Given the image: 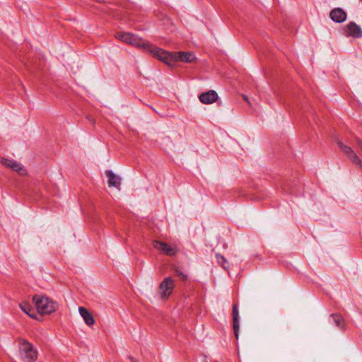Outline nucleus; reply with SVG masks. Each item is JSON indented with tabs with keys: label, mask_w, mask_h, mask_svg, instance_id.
<instances>
[{
	"label": "nucleus",
	"mask_w": 362,
	"mask_h": 362,
	"mask_svg": "<svg viewBox=\"0 0 362 362\" xmlns=\"http://www.w3.org/2000/svg\"><path fill=\"white\" fill-rule=\"evenodd\" d=\"M152 52L155 57L170 66H174L177 62L189 63L192 62L195 59L190 52H174L169 53L160 48H155Z\"/></svg>",
	"instance_id": "nucleus-1"
},
{
	"label": "nucleus",
	"mask_w": 362,
	"mask_h": 362,
	"mask_svg": "<svg viewBox=\"0 0 362 362\" xmlns=\"http://www.w3.org/2000/svg\"><path fill=\"white\" fill-rule=\"evenodd\" d=\"M33 302L34 303L37 312L41 315L51 314L52 313L55 312L59 307V305L56 301L42 295L33 296Z\"/></svg>",
	"instance_id": "nucleus-2"
},
{
	"label": "nucleus",
	"mask_w": 362,
	"mask_h": 362,
	"mask_svg": "<svg viewBox=\"0 0 362 362\" xmlns=\"http://www.w3.org/2000/svg\"><path fill=\"white\" fill-rule=\"evenodd\" d=\"M19 354L25 362H35L37 358V351L33 345L25 339H19Z\"/></svg>",
	"instance_id": "nucleus-3"
},
{
	"label": "nucleus",
	"mask_w": 362,
	"mask_h": 362,
	"mask_svg": "<svg viewBox=\"0 0 362 362\" xmlns=\"http://www.w3.org/2000/svg\"><path fill=\"white\" fill-rule=\"evenodd\" d=\"M175 288V281L170 277H165L159 286L160 297L163 299L168 298Z\"/></svg>",
	"instance_id": "nucleus-4"
},
{
	"label": "nucleus",
	"mask_w": 362,
	"mask_h": 362,
	"mask_svg": "<svg viewBox=\"0 0 362 362\" xmlns=\"http://www.w3.org/2000/svg\"><path fill=\"white\" fill-rule=\"evenodd\" d=\"M153 246L156 250L162 252L163 254L168 256H175L177 252L176 247L170 246L167 243L159 240H153Z\"/></svg>",
	"instance_id": "nucleus-5"
},
{
	"label": "nucleus",
	"mask_w": 362,
	"mask_h": 362,
	"mask_svg": "<svg viewBox=\"0 0 362 362\" xmlns=\"http://www.w3.org/2000/svg\"><path fill=\"white\" fill-rule=\"evenodd\" d=\"M344 35L346 37H352L354 38L362 37V28L355 22L349 23L344 28Z\"/></svg>",
	"instance_id": "nucleus-6"
},
{
	"label": "nucleus",
	"mask_w": 362,
	"mask_h": 362,
	"mask_svg": "<svg viewBox=\"0 0 362 362\" xmlns=\"http://www.w3.org/2000/svg\"><path fill=\"white\" fill-rule=\"evenodd\" d=\"M132 46L137 47H141L146 50L150 51L153 54V52H152L153 49H154L156 47H153L151 44H149L147 41L139 37V36L134 34L130 44Z\"/></svg>",
	"instance_id": "nucleus-7"
},
{
	"label": "nucleus",
	"mask_w": 362,
	"mask_h": 362,
	"mask_svg": "<svg viewBox=\"0 0 362 362\" xmlns=\"http://www.w3.org/2000/svg\"><path fill=\"white\" fill-rule=\"evenodd\" d=\"M218 98L217 93L214 90H210L199 95V99L203 104H211L216 102Z\"/></svg>",
	"instance_id": "nucleus-8"
},
{
	"label": "nucleus",
	"mask_w": 362,
	"mask_h": 362,
	"mask_svg": "<svg viewBox=\"0 0 362 362\" xmlns=\"http://www.w3.org/2000/svg\"><path fill=\"white\" fill-rule=\"evenodd\" d=\"M330 18L335 23H341L346 20V13L341 8H335L329 13Z\"/></svg>",
	"instance_id": "nucleus-9"
},
{
	"label": "nucleus",
	"mask_w": 362,
	"mask_h": 362,
	"mask_svg": "<svg viewBox=\"0 0 362 362\" xmlns=\"http://www.w3.org/2000/svg\"><path fill=\"white\" fill-rule=\"evenodd\" d=\"M105 174L108 177V186L110 187H114L120 190L121 178L112 170H106Z\"/></svg>",
	"instance_id": "nucleus-10"
},
{
	"label": "nucleus",
	"mask_w": 362,
	"mask_h": 362,
	"mask_svg": "<svg viewBox=\"0 0 362 362\" xmlns=\"http://www.w3.org/2000/svg\"><path fill=\"white\" fill-rule=\"evenodd\" d=\"M232 315H233V326L234 334H235V338L238 339L239 328H240V323H239V312H238V308L237 304H233V305Z\"/></svg>",
	"instance_id": "nucleus-11"
},
{
	"label": "nucleus",
	"mask_w": 362,
	"mask_h": 362,
	"mask_svg": "<svg viewBox=\"0 0 362 362\" xmlns=\"http://www.w3.org/2000/svg\"><path fill=\"white\" fill-rule=\"evenodd\" d=\"M78 312L87 325L90 326L95 323L93 315L86 308L79 307Z\"/></svg>",
	"instance_id": "nucleus-12"
},
{
	"label": "nucleus",
	"mask_w": 362,
	"mask_h": 362,
	"mask_svg": "<svg viewBox=\"0 0 362 362\" xmlns=\"http://www.w3.org/2000/svg\"><path fill=\"white\" fill-rule=\"evenodd\" d=\"M330 317L337 327L341 329H344L345 328V321L341 315L334 313L331 315Z\"/></svg>",
	"instance_id": "nucleus-13"
},
{
	"label": "nucleus",
	"mask_w": 362,
	"mask_h": 362,
	"mask_svg": "<svg viewBox=\"0 0 362 362\" xmlns=\"http://www.w3.org/2000/svg\"><path fill=\"white\" fill-rule=\"evenodd\" d=\"M337 144L342 153L349 158L355 153L350 146L344 144L341 141H337Z\"/></svg>",
	"instance_id": "nucleus-14"
},
{
	"label": "nucleus",
	"mask_w": 362,
	"mask_h": 362,
	"mask_svg": "<svg viewBox=\"0 0 362 362\" xmlns=\"http://www.w3.org/2000/svg\"><path fill=\"white\" fill-rule=\"evenodd\" d=\"M133 35L134 34L130 33H118L116 37L125 43L130 44Z\"/></svg>",
	"instance_id": "nucleus-15"
},
{
	"label": "nucleus",
	"mask_w": 362,
	"mask_h": 362,
	"mask_svg": "<svg viewBox=\"0 0 362 362\" xmlns=\"http://www.w3.org/2000/svg\"><path fill=\"white\" fill-rule=\"evenodd\" d=\"M19 305L23 312L28 314L30 317H34V315L31 313L33 308L28 303H21Z\"/></svg>",
	"instance_id": "nucleus-16"
},
{
	"label": "nucleus",
	"mask_w": 362,
	"mask_h": 362,
	"mask_svg": "<svg viewBox=\"0 0 362 362\" xmlns=\"http://www.w3.org/2000/svg\"><path fill=\"white\" fill-rule=\"evenodd\" d=\"M349 160L356 165L358 168L362 170V160L361 159L356 155V153H354L353 156H351L349 158Z\"/></svg>",
	"instance_id": "nucleus-17"
},
{
	"label": "nucleus",
	"mask_w": 362,
	"mask_h": 362,
	"mask_svg": "<svg viewBox=\"0 0 362 362\" xmlns=\"http://www.w3.org/2000/svg\"><path fill=\"white\" fill-rule=\"evenodd\" d=\"M13 171L18 172L21 175H23L25 173V170L21 165L20 163H17L16 160L12 164L11 168Z\"/></svg>",
	"instance_id": "nucleus-18"
},
{
	"label": "nucleus",
	"mask_w": 362,
	"mask_h": 362,
	"mask_svg": "<svg viewBox=\"0 0 362 362\" xmlns=\"http://www.w3.org/2000/svg\"><path fill=\"white\" fill-rule=\"evenodd\" d=\"M216 258L217 262L218 263V264L220 266H221L222 267H223L225 269L227 268L226 264H228V262H227V260L226 259V258L223 255H221V254H216Z\"/></svg>",
	"instance_id": "nucleus-19"
},
{
	"label": "nucleus",
	"mask_w": 362,
	"mask_h": 362,
	"mask_svg": "<svg viewBox=\"0 0 362 362\" xmlns=\"http://www.w3.org/2000/svg\"><path fill=\"white\" fill-rule=\"evenodd\" d=\"M15 160L8 158H1V163L6 167L11 168Z\"/></svg>",
	"instance_id": "nucleus-20"
},
{
	"label": "nucleus",
	"mask_w": 362,
	"mask_h": 362,
	"mask_svg": "<svg viewBox=\"0 0 362 362\" xmlns=\"http://www.w3.org/2000/svg\"><path fill=\"white\" fill-rule=\"evenodd\" d=\"M176 276H177L182 281H185L187 279V275L184 274L178 269H175V270Z\"/></svg>",
	"instance_id": "nucleus-21"
},
{
	"label": "nucleus",
	"mask_w": 362,
	"mask_h": 362,
	"mask_svg": "<svg viewBox=\"0 0 362 362\" xmlns=\"http://www.w3.org/2000/svg\"><path fill=\"white\" fill-rule=\"evenodd\" d=\"M356 142L358 147L362 150V139H357Z\"/></svg>",
	"instance_id": "nucleus-22"
},
{
	"label": "nucleus",
	"mask_w": 362,
	"mask_h": 362,
	"mask_svg": "<svg viewBox=\"0 0 362 362\" xmlns=\"http://www.w3.org/2000/svg\"><path fill=\"white\" fill-rule=\"evenodd\" d=\"M129 359L132 361V362H138V361L133 356H129Z\"/></svg>",
	"instance_id": "nucleus-23"
},
{
	"label": "nucleus",
	"mask_w": 362,
	"mask_h": 362,
	"mask_svg": "<svg viewBox=\"0 0 362 362\" xmlns=\"http://www.w3.org/2000/svg\"><path fill=\"white\" fill-rule=\"evenodd\" d=\"M243 99H244L245 101H247V102L250 104V102H249V100H248V97H247V95H243Z\"/></svg>",
	"instance_id": "nucleus-24"
},
{
	"label": "nucleus",
	"mask_w": 362,
	"mask_h": 362,
	"mask_svg": "<svg viewBox=\"0 0 362 362\" xmlns=\"http://www.w3.org/2000/svg\"><path fill=\"white\" fill-rule=\"evenodd\" d=\"M204 362H207V361L205 360Z\"/></svg>",
	"instance_id": "nucleus-25"
},
{
	"label": "nucleus",
	"mask_w": 362,
	"mask_h": 362,
	"mask_svg": "<svg viewBox=\"0 0 362 362\" xmlns=\"http://www.w3.org/2000/svg\"><path fill=\"white\" fill-rule=\"evenodd\" d=\"M361 1H362V0H360Z\"/></svg>",
	"instance_id": "nucleus-26"
}]
</instances>
